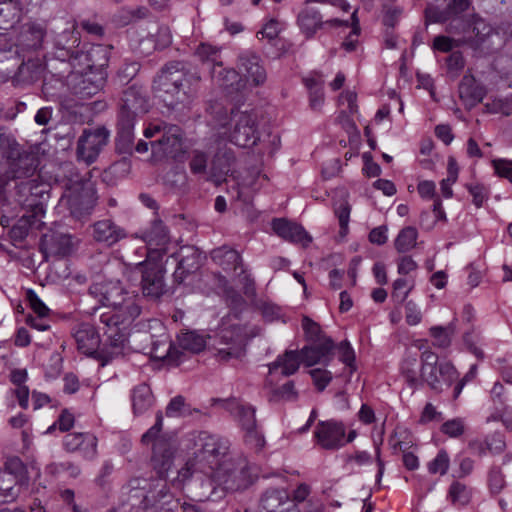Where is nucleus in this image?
<instances>
[{
    "instance_id": "2f4dec72",
    "label": "nucleus",
    "mask_w": 512,
    "mask_h": 512,
    "mask_svg": "<svg viewBox=\"0 0 512 512\" xmlns=\"http://www.w3.org/2000/svg\"><path fill=\"white\" fill-rule=\"evenodd\" d=\"M235 163V155L227 146L219 147L211 162V173L214 177L228 175Z\"/></svg>"
},
{
    "instance_id": "6ab92c4d",
    "label": "nucleus",
    "mask_w": 512,
    "mask_h": 512,
    "mask_svg": "<svg viewBox=\"0 0 512 512\" xmlns=\"http://www.w3.org/2000/svg\"><path fill=\"white\" fill-rule=\"evenodd\" d=\"M297 24L305 37L310 39L318 30L322 29L325 24L340 26L344 24L348 25V22L338 18L323 21L319 11L305 4L297 16Z\"/></svg>"
},
{
    "instance_id": "bf43d9fd",
    "label": "nucleus",
    "mask_w": 512,
    "mask_h": 512,
    "mask_svg": "<svg viewBox=\"0 0 512 512\" xmlns=\"http://www.w3.org/2000/svg\"><path fill=\"white\" fill-rule=\"evenodd\" d=\"M140 64L136 61L125 62L117 72V78L121 84L129 83L139 72Z\"/></svg>"
},
{
    "instance_id": "f3484780",
    "label": "nucleus",
    "mask_w": 512,
    "mask_h": 512,
    "mask_svg": "<svg viewBox=\"0 0 512 512\" xmlns=\"http://www.w3.org/2000/svg\"><path fill=\"white\" fill-rule=\"evenodd\" d=\"M18 202L28 208H32V212L43 215L44 209L41 200L47 194V185L39 180V177L20 181L17 184Z\"/></svg>"
},
{
    "instance_id": "7ed1b4c3",
    "label": "nucleus",
    "mask_w": 512,
    "mask_h": 512,
    "mask_svg": "<svg viewBox=\"0 0 512 512\" xmlns=\"http://www.w3.org/2000/svg\"><path fill=\"white\" fill-rule=\"evenodd\" d=\"M472 0H451L440 12H429L427 18L433 22H447V33H463L475 35L488 40L493 35V28L482 18L468 13Z\"/></svg>"
},
{
    "instance_id": "8fccbe9b",
    "label": "nucleus",
    "mask_w": 512,
    "mask_h": 512,
    "mask_svg": "<svg viewBox=\"0 0 512 512\" xmlns=\"http://www.w3.org/2000/svg\"><path fill=\"white\" fill-rule=\"evenodd\" d=\"M236 415L244 431L257 427L255 408L252 406L239 405L236 409Z\"/></svg>"
},
{
    "instance_id": "a878e982",
    "label": "nucleus",
    "mask_w": 512,
    "mask_h": 512,
    "mask_svg": "<svg viewBox=\"0 0 512 512\" xmlns=\"http://www.w3.org/2000/svg\"><path fill=\"white\" fill-rule=\"evenodd\" d=\"M272 229L282 239L292 243H299L303 247L308 246L312 241V237L301 225L286 219H274L272 221Z\"/></svg>"
},
{
    "instance_id": "774afa93",
    "label": "nucleus",
    "mask_w": 512,
    "mask_h": 512,
    "mask_svg": "<svg viewBox=\"0 0 512 512\" xmlns=\"http://www.w3.org/2000/svg\"><path fill=\"white\" fill-rule=\"evenodd\" d=\"M492 166L499 177L506 178L512 183V160L494 159Z\"/></svg>"
},
{
    "instance_id": "a19ab883",
    "label": "nucleus",
    "mask_w": 512,
    "mask_h": 512,
    "mask_svg": "<svg viewBox=\"0 0 512 512\" xmlns=\"http://www.w3.org/2000/svg\"><path fill=\"white\" fill-rule=\"evenodd\" d=\"M304 84L309 90L310 106L318 109L324 102L323 84L324 82L316 77H307Z\"/></svg>"
},
{
    "instance_id": "13d9d810",
    "label": "nucleus",
    "mask_w": 512,
    "mask_h": 512,
    "mask_svg": "<svg viewBox=\"0 0 512 512\" xmlns=\"http://www.w3.org/2000/svg\"><path fill=\"white\" fill-rule=\"evenodd\" d=\"M171 341L167 335H162L159 340L152 341L150 353L156 359L166 358L171 350Z\"/></svg>"
},
{
    "instance_id": "6e6552de",
    "label": "nucleus",
    "mask_w": 512,
    "mask_h": 512,
    "mask_svg": "<svg viewBox=\"0 0 512 512\" xmlns=\"http://www.w3.org/2000/svg\"><path fill=\"white\" fill-rule=\"evenodd\" d=\"M159 139L150 142L152 157L155 160L173 159L181 161L185 154L183 132L177 125L164 122L151 123L145 130L144 136Z\"/></svg>"
},
{
    "instance_id": "4d7b16f0",
    "label": "nucleus",
    "mask_w": 512,
    "mask_h": 512,
    "mask_svg": "<svg viewBox=\"0 0 512 512\" xmlns=\"http://www.w3.org/2000/svg\"><path fill=\"white\" fill-rule=\"evenodd\" d=\"M449 456L445 450L439 451L437 456L428 464V470L431 474L444 475L449 468Z\"/></svg>"
},
{
    "instance_id": "f03ea898",
    "label": "nucleus",
    "mask_w": 512,
    "mask_h": 512,
    "mask_svg": "<svg viewBox=\"0 0 512 512\" xmlns=\"http://www.w3.org/2000/svg\"><path fill=\"white\" fill-rule=\"evenodd\" d=\"M201 77L186 70L180 62L166 65L153 82V89L163 103L171 109L195 97Z\"/></svg>"
},
{
    "instance_id": "6e6d98bb",
    "label": "nucleus",
    "mask_w": 512,
    "mask_h": 512,
    "mask_svg": "<svg viewBox=\"0 0 512 512\" xmlns=\"http://www.w3.org/2000/svg\"><path fill=\"white\" fill-rule=\"evenodd\" d=\"M25 467L18 457L9 458L5 462L3 471L0 472L1 477L18 480L19 475L23 473Z\"/></svg>"
},
{
    "instance_id": "49530a36",
    "label": "nucleus",
    "mask_w": 512,
    "mask_h": 512,
    "mask_svg": "<svg viewBox=\"0 0 512 512\" xmlns=\"http://www.w3.org/2000/svg\"><path fill=\"white\" fill-rule=\"evenodd\" d=\"M256 179L250 177L245 179L241 183H236L232 188L236 191V198L244 203H250L253 197V193L258 189L255 187Z\"/></svg>"
},
{
    "instance_id": "69168bd1",
    "label": "nucleus",
    "mask_w": 512,
    "mask_h": 512,
    "mask_svg": "<svg viewBox=\"0 0 512 512\" xmlns=\"http://www.w3.org/2000/svg\"><path fill=\"white\" fill-rule=\"evenodd\" d=\"M78 451L84 458L93 459L97 454V438L93 434L87 433L86 438L79 447Z\"/></svg>"
},
{
    "instance_id": "338daca9",
    "label": "nucleus",
    "mask_w": 512,
    "mask_h": 512,
    "mask_svg": "<svg viewBox=\"0 0 512 512\" xmlns=\"http://www.w3.org/2000/svg\"><path fill=\"white\" fill-rule=\"evenodd\" d=\"M26 298L30 304L32 310L39 316L45 317L49 313L48 307L42 302V300L37 296V294L29 289L26 292Z\"/></svg>"
},
{
    "instance_id": "aec40b11",
    "label": "nucleus",
    "mask_w": 512,
    "mask_h": 512,
    "mask_svg": "<svg viewBox=\"0 0 512 512\" xmlns=\"http://www.w3.org/2000/svg\"><path fill=\"white\" fill-rule=\"evenodd\" d=\"M237 68L240 74L245 77V81L251 82L254 86L262 85L266 81L267 74L261 64V59L252 51H245L239 54Z\"/></svg>"
},
{
    "instance_id": "680f3d73",
    "label": "nucleus",
    "mask_w": 512,
    "mask_h": 512,
    "mask_svg": "<svg viewBox=\"0 0 512 512\" xmlns=\"http://www.w3.org/2000/svg\"><path fill=\"white\" fill-rule=\"evenodd\" d=\"M441 431L449 437H459L465 431L464 421L460 418L448 420L442 424Z\"/></svg>"
},
{
    "instance_id": "c03bdc74",
    "label": "nucleus",
    "mask_w": 512,
    "mask_h": 512,
    "mask_svg": "<svg viewBox=\"0 0 512 512\" xmlns=\"http://www.w3.org/2000/svg\"><path fill=\"white\" fill-rule=\"evenodd\" d=\"M209 156L200 150H193L190 155L189 168L194 175H205L207 172Z\"/></svg>"
},
{
    "instance_id": "bb28decb",
    "label": "nucleus",
    "mask_w": 512,
    "mask_h": 512,
    "mask_svg": "<svg viewBox=\"0 0 512 512\" xmlns=\"http://www.w3.org/2000/svg\"><path fill=\"white\" fill-rule=\"evenodd\" d=\"M17 158L10 159L7 177L13 180H30L35 178V172L38 165L37 158L30 153L16 155Z\"/></svg>"
},
{
    "instance_id": "58836bf2",
    "label": "nucleus",
    "mask_w": 512,
    "mask_h": 512,
    "mask_svg": "<svg viewBox=\"0 0 512 512\" xmlns=\"http://www.w3.org/2000/svg\"><path fill=\"white\" fill-rule=\"evenodd\" d=\"M418 232L416 228L407 226L403 228L394 241L395 249L399 253H406L416 246Z\"/></svg>"
},
{
    "instance_id": "9b49d317",
    "label": "nucleus",
    "mask_w": 512,
    "mask_h": 512,
    "mask_svg": "<svg viewBox=\"0 0 512 512\" xmlns=\"http://www.w3.org/2000/svg\"><path fill=\"white\" fill-rule=\"evenodd\" d=\"M421 378L436 392H441L442 383L446 386L457 379L458 373L449 362L438 364V356L431 350H425L421 355Z\"/></svg>"
},
{
    "instance_id": "e433bc0d",
    "label": "nucleus",
    "mask_w": 512,
    "mask_h": 512,
    "mask_svg": "<svg viewBox=\"0 0 512 512\" xmlns=\"http://www.w3.org/2000/svg\"><path fill=\"white\" fill-rule=\"evenodd\" d=\"M40 216L42 215L38 214L37 212L22 215L17 223L13 225L10 232L11 237L17 241H22L25 239L29 233L30 228L36 224Z\"/></svg>"
},
{
    "instance_id": "393cba45",
    "label": "nucleus",
    "mask_w": 512,
    "mask_h": 512,
    "mask_svg": "<svg viewBox=\"0 0 512 512\" xmlns=\"http://www.w3.org/2000/svg\"><path fill=\"white\" fill-rule=\"evenodd\" d=\"M212 80L227 94H234L243 90L246 81L240 74L239 70L233 68L213 67L210 70Z\"/></svg>"
},
{
    "instance_id": "de8ad7c7",
    "label": "nucleus",
    "mask_w": 512,
    "mask_h": 512,
    "mask_svg": "<svg viewBox=\"0 0 512 512\" xmlns=\"http://www.w3.org/2000/svg\"><path fill=\"white\" fill-rule=\"evenodd\" d=\"M430 334L434 338V345L439 348H446L451 344V336L454 334L452 326H434L430 328Z\"/></svg>"
},
{
    "instance_id": "39448f33",
    "label": "nucleus",
    "mask_w": 512,
    "mask_h": 512,
    "mask_svg": "<svg viewBox=\"0 0 512 512\" xmlns=\"http://www.w3.org/2000/svg\"><path fill=\"white\" fill-rule=\"evenodd\" d=\"M173 487L182 490L192 502L217 501L223 498V489L217 480L216 470L198 469L186 464L172 481Z\"/></svg>"
},
{
    "instance_id": "2eb2a0df",
    "label": "nucleus",
    "mask_w": 512,
    "mask_h": 512,
    "mask_svg": "<svg viewBox=\"0 0 512 512\" xmlns=\"http://www.w3.org/2000/svg\"><path fill=\"white\" fill-rule=\"evenodd\" d=\"M109 131L104 127L85 129L77 143V156L87 164L93 163L107 144Z\"/></svg>"
},
{
    "instance_id": "9d476101",
    "label": "nucleus",
    "mask_w": 512,
    "mask_h": 512,
    "mask_svg": "<svg viewBox=\"0 0 512 512\" xmlns=\"http://www.w3.org/2000/svg\"><path fill=\"white\" fill-rule=\"evenodd\" d=\"M217 480L223 489V497L227 492L247 489L255 480L250 463L245 458L228 459L216 469Z\"/></svg>"
},
{
    "instance_id": "603ef678",
    "label": "nucleus",
    "mask_w": 512,
    "mask_h": 512,
    "mask_svg": "<svg viewBox=\"0 0 512 512\" xmlns=\"http://www.w3.org/2000/svg\"><path fill=\"white\" fill-rule=\"evenodd\" d=\"M102 84V80L95 83L89 77H82L75 87V93L82 98H89L101 90Z\"/></svg>"
},
{
    "instance_id": "4be33fe9",
    "label": "nucleus",
    "mask_w": 512,
    "mask_h": 512,
    "mask_svg": "<svg viewBox=\"0 0 512 512\" xmlns=\"http://www.w3.org/2000/svg\"><path fill=\"white\" fill-rule=\"evenodd\" d=\"M469 33H449L452 37L437 36L434 38L433 47L441 52H449L455 47L467 46L473 50H478L485 46L488 40Z\"/></svg>"
},
{
    "instance_id": "052dcab7",
    "label": "nucleus",
    "mask_w": 512,
    "mask_h": 512,
    "mask_svg": "<svg viewBox=\"0 0 512 512\" xmlns=\"http://www.w3.org/2000/svg\"><path fill=\"white\" fill-rule=\"evenodd\" d=\"M43 71V67L37 61L29 60L19 67V74L31 81L37 80Z\"/></svg>"
},
{
    "instance_id": "864d4df0",
    "label": "nucleus",
    "mask_w": 512,
    "mask_h": 512,
    "mask_svg": "<svg viewBox=\"0 0 512 512\" xmlns=\"http://www.w3.org/2000/svg\"><path fill=\"white\" fill-rule=\"evenodd\" d=\"M413 283L409 284L404 278H398L393 282V291L391 297L398 304L406 301L410 291L413 289Z\"/></svg>"
},
{
    "instance_id": "b1692460",
    "label": "nucleus",
    "mask_w": 512,
    "mask_h": 512,
    "mask_svg": "<svg viewBox=\"0 0 512 512\" xmlns=\"http://www.w3.org/2000/svg\"><path fill=\"white\" fill-rule=\"evenodd\" d=\"M334 348L333 340L325 338L322 342H315L312 345L304 346L300 350L299 355L302 362L308 367L318 363L327 365L332 358Z\"/></svg>"
},
{
    "instance_id": "c756f323",
    "label": "nucleus",
    "mask_w": 512,
    "mask_h": 512,
    "mask_svg": "<svg viewBox=\"0 0 512 512\" xmlns=\"http://www.w3.org/2000/svg\"><path fill=\"white\" fill-rule=\"evenodd\" d=\"M460 98L467 106L473 107L483 100L486 90L478 84L473 76H464L459 84Z\"/></svg>"
},
{
    "instance_id": "a18cd8bd",
    "label": "nucleus",
    "mask_w": 512,
    "mask_h": 512,
    "mask_svg": "<svg viewBox=\"0 0 512 512\" xmlns=\"http://www.w3.org/2000/svg\"><path fill=\"white\" fill-rule=\"evenodd\" d=\"M417 358L416 356L407 357L402 365V372L405 377L406 382L412 388H417L421 382L418 378L417 372Z\"/></svg>"
},
{
    "instance_id": "c85d7f7f",
    "label": "nucleus",
    "mask_w": 512,
    "mask_h": 512,
    "mask_svg": "<svg viewBox=\"0 0 512 512\" xmlns=\"http://www.w3.org/2000/svg\"><path fill=\"white\" fill-rule=\"evenodd\" d=\"M73 337L78 350L88 356L97 351L101 342L98 331L89 323L78 324L74 328Z\"/></svg>"
},
{
    "instance_id": "e2e57ef3",
    "label": "nucleus",
    "mask_w": 512,
    "mask_h": 512,
    "mask_svg": "<svg viewBox=\"0 0 512 512\" xmlns=\"http://www.w3.org/2000/svg\"><path fill=\"white\" fill-rule=\"evenodd\" d=\"M313 383L319 391H323L332 380V374L328 370L316 368L309 371Z\"/></svg>"
},
{
    "instance_id": "3c124183",
    "label": "nucleus",
    "mask_w": 512,
    "mask_h": 512,
    "mask_svg": "<svg viewBox=\"0 0 512 512\" xmlns=\"http://www.w3.org/2000/svg\"><path fill=\"white\" fill-rule=\"evenodd\" d=\"M298 393L294 388V383L289 381L283 384L281 387L274 389L270 396V401H294L297 399Z\"/></svg>"
},
{
    "instance_id": "f8f14e48",
    "label": "nucleus",
    "mask_w": 512,
    "mask_h": 512,
    "mask_svg": "<svg viewBox=\"0 0 512 512\" xmlns=\"http://www.w3.org/2000/svg\"><path fill=\"white\" fill-rule=\"evenodd\" d=\"M96 203V189L91 181L80 180L68 188L67 204L74 218L82 219L91 215Z\"/></svg>"
},
{
    "instance_id": "0eeeda50",
    "label": "nucleus",
    "mask_w": 512,
    "mask_h": 512,
    "mask_svg": "<svg viewBox=\"0 0 512 512\" xmlns=\"http://www.w3.org/2000/svg\"><path fill=\"white\" fill-rule=\"evenodd\" d=\"M251 335L247 326L231 322V315L223 319L215 338V357L218 361L241 360L246 355V346Z\"/></svg>"
},
{
    "instance_id": "4c0bfd02",
    "label": "nucleus",
    "mask_w": 512,
    "mask_h": 512,
    "mask_svg": "<svg viewBox=\"0 0 512 512\" xmlns=\"http://www.w3.org/2000/svg\"><path fill=\"white\" fill-rule=\"evenodd\" d=\"M178 343L183 350L192 353H199L204 350L206 346V339L205 336L198 334L195 331H189L178 337Z\"/></svg>"
},
{
    "instance_id": "5701e85b",
    "label": "nucleus",
    "mask_w": 512,
    "mask_h": 512,
    "mask_svg": "<svg viewBox=\"0 0 512 512\" xmlns=\"http://www.w3.org/2000/svg\"><path fill=\"white\" fill-rule=\"evenodd\" d=\"M92 237L100 244L111 247L127 237L124 228L117 225L111 219H103L96 221L92 225Z\"/></svg>"
},
{
    "instance_id": "412c9836",
    "label": "nucleus",
    "mask_w": 512,
    "mask_h": 512,
    "mask_svg": "<svg viewBox=\"0 0 512 512\" xmlns=\"http://www.w3.org/2000/svg\"><path fill=\"white\" fill-rule=\"evenodd\" d=\"M78 240L72 235L58 231L45 234L42 239V249L46 255L65 257L74 252Z\"/></svg>"
},
{
    "instance_id": "4468645a",
    "label": "nucleus",
    "mask_w": 512,
    "mask_h": 512,
    "mask_svg": "<svg viewBox=\"0 0 512 512\" xmlns=\"http://www.w3.org/2000/svg\"><path fill=\"white\" fill-rule=\"evenodd\" d=\"M159 433L151 427L142 435L141 442L143 444L153 442L152 464L158 476L165 478L173 464L174 447L166 438L158 437Z\"/></svg>"
},
{
    "instance_id": "a211bd4d",
    "label": "nucleus",
    "mask_w": 512,
    "mask_h": 512,
    "mask_svg": "<svg viewBox=\"0 0 512 512\" xmlns=\"http://www.w3.org/2000/svg\"><path fill=\"white\" fill-rule=\"evenodd\" d=\"M345 427L336 420L320 421L314 431L317 444L326 450H335L345 444Z\"/></svg>"
},
{
    "instance_id": "37998d69",
    "label": "nucleus",
    "mask_w": 512,
    "mask_h": 512,
    "mask_svg": "<svg viewBox=\"0 0 512 512\" xmlns=\"http://www.w3.org/2000/svg\"><path fill=\"white\" fill-rule=\"evenodd\" d=\"M449 497L453 504L464 506L469 503L471 493L465 484L456 481L453 482L449 488Z\"/></svg>"
},
{
    "instance_id": "09e8293b",
    "label": "nucleus",
    "mask_w": 512,
    "mask_h": 512,
    "mask_svg": "<svg viewBox=\"0 0 512 512\" xmlns=\"http://www.w3.org/2000/svg\"><path fill=\"white\" fill-rule=\"evenodd\" d=\"M302 327L306 339L312 343L322 342L325 338H329L323 334L320 326L307 316H304L302 319Z\"/></svg>"
},
{
    "instance_id": "ea45409f",
    "label": "nucleus",
    "mask_w": 512,
    "mask_h": 512,
    "mask_svg": "<svg viewBox=\"0 0 512 512\" xmlns=\"http://www.w3.org/2000/svg\"><path fill=\"white\" fill-rule=\"evenodd\" d=\"M45 36L44 29L38 24H28L21 33V39L25 46L37 49L41 46Z\"/></svg>"
},
{
    "instance_id": "0e129e2a",
    "label": "nucleus",
    "mask_w": 512,
    "mask_h": 512,
    "mask_svg": "<svg viewBox=\"0 0 512 512\" xmlns=\"http://www.w3.org/2000/svg\"><path fill=\"white\" fill-rule=\"evenodd\" d=\"M340 360L345 363L350 369L351 373L356 370L355 367V353L348 341H342L339 346Z\"/></svg>"
},
{
    "instance_id": "72a5a7b5",
    "label": "nucleus",
    "mask_w": 512,
    "mask_h": 512,
    "mask_svg": "<svg viewBox=\"0 0 512 512\" xmlns=\"http://www.w3.org/2000/svg\"><path fill=\"white\" fill-rule=\"evenodd\" d=\"M211 259L225 271H235L241 263L239 253L226 245L213 249Z\"/></svg>"
},
{
    "instance_id": "79ce46f5",
    "label": "nucleus",
    "mask_w": 512,
    "mask_h": 512,
    "mask_svg": "<svg viewBox=\"0 0 512 512\" xmlns=\"http://www.w3.org/2000/svg\"><path fill=\"white\" fill-rule=\"evenodd\" d=\"M18 144L13 136L4 128H0V156L12 159L18 155Z\"/></svg>"
},
{
    "instance_id": "ddd939ff",
    "label": "nucleus",
    "mask_w": 512,
    "mask_h": 512,
    "mask_svg": "<svg viewBox=\"0 0 512 512\" xmlns=\"http://www.w3.org/2000/svg\"><path fill=\"white\" fill-rule=\"evenodd\" d=\"M135 269L141 274V290L145 298L158 300L167 292L165 269L158 260L148 259L138 263Z\"/></svg>"
},
{
    "instance_id": "c9c22d12",
    "label": "nucleus",
    "mask_w": 512,
    "mask_h": 512,
    "mask_svg": "<svg viewBox=\"0 0 512 512\" xmlns=\"http://www.w3.org/2000/svg\"><path fill=\"white\" fill-rule=\"evenodd\" d=\"M195 55L203 64L211 65V69L215 67V69L222 67V55L221 48L217 46H213L207 43H201L196 51Z\"/></svg>"
},
{
    "instance_id": "1a4fd4ad",
    "label": "nucleus",
    "mask_w": 512,
    "mask_h": 512,
    "mask_svg": "<svg viewBox=\"0 0 512 512\" xmlns=\"http://www.w3.org/2000/svg\"><path fill=\"white\" fill-rule=\"evenodd\" d=\"M196 451L186 464L196 466L198 469L216 470L223 462L229 452L230 443L227 439L208 432H200L196 440Z\"/></svg>"
},
{
    "instance_id": "f257e3e1",
    "label": "nucleus",
    "mask_w": 512,
    "mask_h": 512,
    "mask_svg": "<svg viewBox=\"0 0 512 512\" xmlns=\"http://www.w3.org/2000/svg\"><path fill=\"white\" fill-rule=\"evenodd\" d=\"M89 294L107 308L100 314L99 329L112 347H122L130 324L140 315L136 295H130L119 280H102L89 287Z\"/></svg>"
},
{
    "instance_id": "7c9ffc66",
    "label": "nucleus",
    "mask_w": 512,
    "mask_h": 512,
    "mask_svg": "<svg viewBox=\"0 0 512 512\" xmlns=\"http://www.w3.org/2000/svg\"><path fill=\"white\" fill-rule=\"evenodd\" d=\"M154 401V395L147 384L141 383L132 390L131 402L135 416L146 413L153 406Z\"/></svg>"
},
{
    "instance_id": "5fc2aeb1",
    "label": "nucleus",
    "mask_w": 512,
    "mask_h": 512,
    "mask_svg": "<svg viewBox=\"0 0 512 512\" xmlns=\"http://www.w3.org/2000/svg\"><path fill=\"white\" fill-rule=\"evenodd\" d=\"M244 442L255 452H260L266 443L263 434L257 430V427L244 431Z\"/></svg>"
},
{
    "instance_id": "473e14b6",
    "label": "nucleus",
    "mask_w": 512,
    "mask_h": 512,
    "mask_svg": "<svg viewBox=\"0 0 512 512\" xmlns=\"http://www.w3.org/2000/svg\"><path fill=\"white\" fill-rule=\"evenodd\" d=\"M301 362L302 360L298 351L287 350L268 365L269 372L273 373L280 368L283 376H290L298 371Z\"/></svg>"
},
{
    "instance_id": "cd10ccee",
    "label": "nucleus",
    "mask_w": 512,
    "mask_h": 512,
    "mask_svg": "<svg viewBox=\"0 0 512 512\" xmlns=\"http://www.w3.org/2000/svg\"><path fill=\"white\" fill-rule=\"evenodd\" d=\"M178 260L177 268L174 272V279L178 283L183 282L185 277L200 267V252L194 246H183L176 254Z\"/></svg>"
},
{
    "instance_id": "f704fd0d",
    "label": "nucleus",
    "mask_w": 512,
    "mask_h": 512,
    "mask_svg": "<svg viewBox=\"0 0 512 512\" xmlns=\"http://www.w3.org/2000/svg\"><path fill=\"white\" fill-rule=\"evenodd\" d=\"M289 500V493L284 488H269L260 498V507L266 512H276Z\"/></svg>"
},
{
    "instance_id": "dca6fc26",
    "label": "nucleus",
    "mask_w": 512,
    "mask_h": 512,
    "mask_svg": "<svg viewBox=\"0 0 512 512\" xmlns=\"http://www.w3.org/2000/svg\"><path fill=\"white\" fill-rule=\"evenodd\" d=\"M148 246V259L158 260L167 252V245L170 242L168 228L164 223L155 219L150 226L137 234Z\"/></svg>"
},
{
    "instance_id": "423d86ee",
    "label": "nucleus",
    "mask_w": 512,
    "mask_h": 512,
    "mask_svg": "<svg viewBox=\"0 0 512 512\" xmlns=\"http://www.w3.org/2000/svg\"><path fill=\"white\" fill-rule=\"evenodd\" d=\"M217 125L228 128L232 143L240 147L254 145L259 138L257 115L252 111L228 110L215 102L208 108Z\"/></svg>"
},
{
    "instance_id": "20e7f679",
    "label": "nucleus",
    "mask_w": 512,
    "mask_h": 512,
    "mask_svg": "<svg viewBox=\"0 0 512 512\" xmlns=\"http://www.w3.org/2000/svg\"><path fill=\"white\" fill-rule=\"evenodd\" d=\"M150 109L147 91L137 84L123 91L117 123V147L121 152H129L134 141L136 118Z\"/></svg>"
}]
</instances>
